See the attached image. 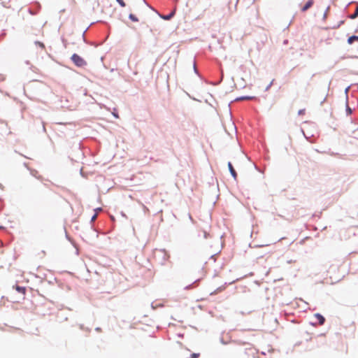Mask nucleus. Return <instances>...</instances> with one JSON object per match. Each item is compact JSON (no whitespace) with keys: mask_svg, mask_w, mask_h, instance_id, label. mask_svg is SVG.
<instances>
[{"mask_svg":"<svg viewBox=\"0 0 358 358\" xmlns=\"http://www.w3.org/2000/svg\"><path fill=\"white\" fill-rule=\"evenodd\" d=\"M174 13H175V10H173L168 15H160V14L158 13V16H159L160 17H162V19H164V20H169V19H171L174 15Z\"/></svg>","mask_w":358,"mask_h":358,"instance_id":"obj_6","label":"nucleus"},{"mask_svg":"<svg viewBox=\"0 0 358 358\" xmlns=\"http://www.w3.org/2000/svg\"><path fill=\"white\" fill-rule=\"evenodd\" d=\"M129 18L134 22H137L138 20L137 17L133 14L129 15Z\"/></svg>","mask_w":358,"mask_h":358,"instance_id":"obj_11","label":"nucleus"},{"mask_svg":"<svg viewBox=\"0 0 358 358\" xmlns=\"http://www.w3.org/2000/svg\"><path fill=\"white\" fill-rule=\"evenodd\" d=\"M358 16V6H357L355 12L352 15H350L351 19H355Z\"/></svg>","mask_w":358,"mask_h":358,"instance_id":"obj_10","label":"nucleus"},{"mask_svg":"<svg viewBox=\"0 0 358 358\" xmlns=\"http://www.w3.org/2000/svg\"><path fill=\"white\" fill-rule=\"evenodd\" d=\"M160 255L162 256V259L164 262L169 261V255L165 250H161L158 252V255Z\"/></svg>","mask_w":358,"mask_h":358,"instance_id":"obj_2","label":"nucleus"},{"mask_svg":"<svg viewBox=\"0 0 358 358\" xmlns=\"http://www.w3.org/2000/svg\"><path fill=\"white\" fill-rule=\"evenodd\" d=\"M0 131H4V133L8 131L7 125L3 122H0ZM0 135H3V134L0 132Z\"/></svg>","mask_w":358,"mask_h":358,"instance_id":"obj_8","label":"nucleus"},{"mask_svg":"<svg viewBox=\"0 0 358 358\" xmlns=\"http://www.w3.org/2000/svg\"><path fill=\"white\" fill-rule=\"evenodd\" d=\"M314 3L313 0H308L306 3L301 8V11L305 12L308 10Z\"/></svg>","mask_w":358,"mask_h":358,"instance_id":"obj_3","label":"nucleus"},{"mask_svg":"<svg viewBox=\"0 0 358 358\" xmlns=\"http://www.w3.org/2000/svg\"><path fill=\"white\" fill-rule=\"evenodd\" d=\"M228 167H229V171H230L231 174L232 175V176L234 177V178L236 179L237 173H236V171L234 170L231 162L228 163Z\"/></svg>","mask_w":358,"mask_h":358,"instance_id":"obj_5","label":"nucleus"},{"mask_svg":"<svg viewBox=\"0 0 358 358\" xmlns=\"http://www.w3.org/2000/svg\"><path fill=\"white\" fill-rule=\"evenodd\" d=\"M71 60L75 64V65L78 67H83L87 64V62L84 60V59H83L77 54H73L71 56Z\"/></svg>","mask_w":358,"mask_h":358,"instance_id":"obj_1","label":"nucleus"},{"mask_svg":"<svg viewBox=\"0 0 358 358\" xmlns=\"http://www.w3.org/2000/svg\"><path fill=\"white\" fill-rule=\"evenodd\" d=\"M113 115H114L116 118H118V117H119V115H118V114H117V113L113 112Z\"/></svg>","mask_w":358,"mask_h":358,"instance_id":"obj_18","label":"nucleus"},{"mask_svg":"<svg viewBox=\"0 0 358 358\" xmlns=\"http://www.w3.org/2000/svg\"><path fill=\"white\" fill-rule=\"evenodd\" d=\"M204 237L206 238L207 237V234L205 232L204 233Z\"/></svg>","mask_w":358,"mask_h":358,"instance_id":"obj_19","label":"nucleus"},{"mask_svg":"<svg viewBox=\"0 0 358 358\" xmlns=\"http://www.w3.org/2000/svg\"><path fill=\"white\" fill-rule=\"evenodd\" d=\"M18 292H20L22 293V294H26V288L24 287H20V286H18V285H16L15 287H13Z\"/></svg>","mask_w":358,"mask_h":358,"instance_id":"obj_7","label":"nucleus"},{"mask_svg":"<svg viewBox=\"0 0 358 358\" xmlns=\"http://www.w3.org/2000/svg\"><path fill=\"white\" fill-rule=\"evenodd\" d=\"M96 218V215H94L93 217H92V220L95 219Z\"/></svg>","mask_w":358,"mask_h":358,"instance_id":"obj_21","label":"nucleus"},{"mask_svg":"<svg viewBox=\"0 0 358 358\" xmlns=\"http://www.w3.org/2000/svg\"><path fill=\"white\" fill-rule=\"evenodd\" d=\"M200 355L199 353H193L191 355V358H199Z\"/></svg>","mask_w":358,"mask_h":358,"instance_id":"obj_15","label":"nucleus"},{"mask_svg":"<svg viewBox=\"0 0 358 358\" xmlns=\"http://www.w3.org/2000/svg\"><path fill=\"white\" fill-rule=\"evenodd\" d=\"M315 317L317 320L318 321V324L320 325H322L324 322H325V319L324 317L320 313H316L314 315Z\"/></svg>","mask_w":358,"mask_h":358,"instance_id":"obj_4","label":"nucleus"},{"mask_svg":"<svg viewBox=\"0 0 358 358\" xmlns=\"http://www.w3.org/2000/svg\"><path fill=\"white\" fill-rule=\"evenodd\" d=\"M355 41H358V36H352L348 38V43L352 44Z\"/></svg>","mask_w":358,"mask_h":358,"instance_id":"obj_9","label":"nucleus"},{"mask_svg":"<svg viewBox=\"0 0 358 358\" xmlns=\"http://www.w3.org/2000/svg\"><path fill=\"white\" fill-rule=\"evenodd\" d=\"M357 131H358V129H357V130H355V131H353V133H354V134H355Z\"/></svg>","mask_w":358,"mask_h":358,"instance_id":"obj_20","label":"nucleus"},{"mask_svg":"<svg viewBox=\"0 0 358 358\" xmlns=\"http://www.w3.org/2000/svg\"><path fill=\"white\" fill-rule=\"evenodd\" d=\"M305 113V109H301V110H299V112H298V114L299 115H303Z\"/></svg>","mask_w":358,"mask_h":358,"instance_id":"obj_17","label":"nucleus"},{"mask_svg":"<svg viewBox=\"0 0 358 358\" xmlns=\"http://www.w3.org/2000/svg\"><path fill=\"white\" fill-rule=\"evenodd\" d=\"M36 44L37 45H38L39 47H41L42 49L45 48L44 44L43 43L40 42V41H36Z\"/></svg>","mask_w":358,"mask_h":358,"instance_id":"obj_12","label":"nucleus"},{"mask_svg":"<svg viewBox=\"0 0 358 358\" xmlns=\"http://www.w3.org/2000/svg\"><path fill=\"white\" fill-rule=\"evenodd\" d=\"M346 112L348 115H350L352 113V109L347 105Z\"/></svg>","mask_w":358,"mask_h":358,"instance_id":"obj_16","label":"nucleus"},{"mask_svg":"<svg viewBox=\"0 0 358 358\" xmlns=\"http://www.w3.org/2000/svg\"><path fill=\"white\" fill-rule=\"evenodd\" d=\"M118 3L122 6V7H124L126 5H125V3L123 0H116Z\"/></svg>","mask_w":358,"mask_h":358,"instance_id":"obj_14","label":"nucleus"},{"mask_svg":"<svg viewBox=\"0 0 358 358\" xmlns=\"http://www.w3.org/2000/svg\"><path fill=\"white\" fill-rule=\"evenodd\" d=\"M252 99V97H250V96H243V97L238 99V100H250Z\"/></svg>","mask_w":358,"mask_h":358,"instance_id":"obj_13","label":"nucleus"}]
</instances>
